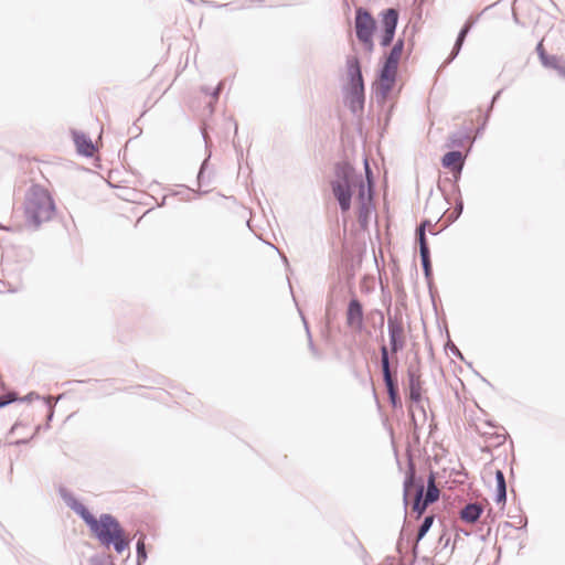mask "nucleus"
<instances>
[{"instance_id": "nucleus-1", "label": "nucleus", "mask_w": 565, "mask_h": 565, "mask_svg": "<svg viewBox=\"0 0 565 565\" xmlns=\"http://www.w3.org/2000/svg\"><path fill=\"white\" fill-rule=\"evenodd\" d=\"M388 52L384 53L376 71V79L372 85L377 104H384L396 84V71L399 57L405 49V32L391 44Z\"/></svg>"}, {"instance_id": "nucleus-2", "label": "nucleus", "mask_w": 565, "mask_h": 565, "mask_svg": "<svg viewBox=\"0 0 565 565\" xmlns=\"http://www.w3.org/2000/svg\"><path fill=\"white\" fill-rule=\"evenodd\" d=\"M55 212L56 205L49 190L39 183H32L24 196L26 225L38 230L43 222L51 221Z\"/></svg>"}, {"instance_id": "nucleus-3", "label": "nucleus", "mask_w": 565, "mask_h": 565, "mask_svg": "<svg viewBox=\"0 0 565 565\" xmlns=\"http://www.w3.org/2000/svg\"><path fill=\"white\" fill-rule=\"evenodd\" d=\"M90 535L105 550L113 548L118 555L129 551L131 536L124 529L119 520L111 513H102L90 531Z\"/></svg>"}, {"instance_id": "nucleus-4", "label": "nucleus", "mask_w": 565, "mask_h": 565, "mask_svg": "<svg viewBox=\"0 0 565 565\" xmlns=\"http://www.w3.org/2000/svg\"><path fill=\"white\" fill-rule=\"evenodd\" d=\"M362 174L358 173L354 166L348 160H341L334 164V180L331 181V190L341 212H349L352 198Z\"/></svg>"}, {"instance_id": "nucleus-5", "label": "nucleus", "mask_w": 565, "mask_h": 565, "mask_svg": "<svg viewBox=\"0 0 565 565\" xmlns=\"http://www.w3.org/2000/svg\"><path fill=\"white\" fill-rule=\"evenodd\" d=\"M380 345V366L384 386L386 388L388 403L394 411L403 412V402L399 394L398 384V360L391 358L387 345L385 344L383 331L379 338Z\"/></svg>"}, {"instance_id": "nucleus-6", "label": "nucleus", "mask_w": 565, "mask_h": 565, "mask_svg": "<svg viewBox=\"0 0 565 565\" xmlns=\"http://www.w3.org/2000/svg\"><path fill=\"white\" fill-rule=\"evenodd\" d=\"M413 489L415 490L413 511L416 513L417 518H420L429 507L423 499V493L425 491V480L422 476L416 473L415 461L412 456H408L407 469L405 471L403 481V503L405 510L408 505L409 492Z\"/></svg>"}, {"instance_id": "nucleus-7", "label": "nucleus", "mask_w": 565, "mask_h": 565, "mask_svg": "<svg viewBox=\"0 0 565 565\" xmlns=\"http://www.w3.org/2000/svg\"><path fill=\"white\" fill-rule=\"evenodd\" d=\"M406 383L404 384V391L406 399L409 404H420L426 402L430 404V399L426 396V388L424 387V381L422 380V373L419 363H411L406 371Z\"/></svg>"}, {"instance_id": "nucleus-8", "label": "nucleus", "mask_w": 565, "mask_h": 565, "mask_svg": "<svg viewBox=\"0 0 565 565\" xmlns=\"http://www.w3.org/2000/svg\"><path fill=\"white\" fill-rule=\"evenodd\" d=\"M380 20V45L384 49L388 47L395 38L396 29L399 21V10L397 8H385L379 13Z\"/></svg>"}, {"instance_id": "nucleus-9", "label": "nucleus", "mask_w": 565, "mask_h": 565, "mask_svg": "<svg viewBox=\"0 0 565 565\" xmlns=\"http://www.w3.org/2000/svg\"><path fill=\"white\" fill-rule=\"evenodd\" d=\"M387 332L390 340V348H387L390 356L396 355L403 351L406 345L405 329L401 312H395L393 316L388 312Z\"/></svg>"}, {"instance_id": "nucleus-10", "label": "nucleus", "mask_w": 565, "mask_h": 565, "mask_svg": "<svg viewBox=\"0 0 565 565\" xmlns=\"http://www.w3.org/2000/svg\"><path fill=\"white\" fill-rule=\"evenodd\" d=\"M58 494L65 504L85 523L89 532L98 521L93 512L81 502L67 488L60 486Z\"/></svg>"}, {"instance_id": "nucleus-11", "label": "nucleus", "mask_w": 565, "mask_h": 565, "mask_svg": "<svg viewBox=\"0 0 565 565\" xmlns=\"http://www.w3.org/2000/svg\"><path fill=\"white\" fill-rule=\"evenodd\" d=\"M58 494L65 504L85 523L89 532L98 521L93 512L81 502L67 488L60 486Z\"/></svg>"}, {"instance_id": "nucleus-12", "label": "nucleus", "mask_w": 565, "mask_h": 565, "mask_svg": "<svg viewBox=\"0 0 565 565\" xmlns=\"http://www.w3.org/2000/svg\"><path fill=\"white\" fill-rule=\"evenodd\" d=\"M350 294L351 299L347 307L345 323L350 329L362 332L365 329L363 305L354 294L352 287H350Z\"/></svg>"}, {"instance_id": "nucleus-13", "label": "nucleus", "mask_w": 565, "mask_h": 565, "mask_svg": "<svg viewBox=\"0 0 565 565\" xmlns=\"http://www.w3.org/2000/svg\"><path fill=\"white\" fill-rule=\"evenodd\" d=\"M354 29L356 39L374 36L377 22L366 8H355Z\"/></svg>"}, {"instance_id": "nucleus-14", "label": "nucleus", "mask_w": 565, "mask_h": 565, "mask_svg": "<svg viewBox=\"0 0 565 565\" xmlns=\"http://www.w3.org/2000/svg\"><path fill=\"white\" fill-rule=\"evenodd\" d=\"M347 83L342 89L365 88L361 60L356 55H348L345 58Z\"/></svg>"}, {"instance_id": "nucleus-15", "label": "nucleus", "mask_w": 565, "mask_h": 565, "mask_svg": "<svg viewBox=\"0 0 565 565\" xmlns=\"http://www.w3.org/2000/svg\"><path fill=\"white\" fill-rule=\"evenodd\" d=\"M480 14L478 15H470L463 25L460 28L456 41L454 43V46L448 55V57L445 60L443 66H446L450 64L460 53L463 43L466 41V38L470 33L471 29L475 26V24L478 22Z\"/></svg>"}, {"instance_id": "nucleus-16", "label": "nucleus", "mask_w": 565, "mask_h": 565, "mask_svg": "<svg viewBox=\"0 0 565 565\" xmlns=\"http://www.w3.org/2000/svg\"><path fill=\"white\" fill-rule=\"evenodd\" d=\"M342 95L345 107H348L353 115L356 116L364 111L365 88L342 89Z\"/></svg>"}, {"instance_id": "nucleus-17", "label": "nucleus", "mask_w": 565, "mask_h": 565, "mask_svg": "<svg viewBox=\"0 0 565 565\" xmlns=\"http://www.w3.org/2000/svg\"><path fill=\"white\" fill-rule=\"evenodd\" d=\"M71 134L77 154L84 158L93 157L97 147L93 142L92 138L86 132L76 129H72Z\"/></svg>"}, {"instance_id": "nucleus-18", "label": "nucleus", "mask_w": 565, "mask_h": 565, "mask_svg": "<svg viewBox=\"0 0 565 565\" xmlns=\"http://www.w3.org/2000/svg\"><path fill=\"white\" fill-rule=\"evenodd\" d=\"M483 507L477 502L467 503L459 512V518L462 522L472 524L479 521L483 514Z\"/></svg>"}, {"instance_id": "nucleus-19", "label": "nucleus", "mask_w": 565, "mask_h": 565, "mask_svg": "<svg viewBox=\"0 0 565 565\" xmlns=\"http://www.w3.org/2000/svg\"><path fill=\"white\" fill-rule=\"evenodd\" d=\"M358 203H374L373 199L375 195V180L369 178V183H365L361 178L358 182Z\"/></svg>"}, {"instance_id": "nucleus-20", "label": "nucleus", "mask_w": 565, "mask_h": 565, "mask_svg": "<svg viewBox=\"0 0 565 565\" xmlns=\"http://www.w3.org/2000/svg\"><path fill=\"white\" fill-rule=\"evenodd\" d=\"M440 495V491L436 486V473L430 471L427 482H425V491L423 493V499L426 504L431 505L438 501Z\"/></svg>"}, {"instance_id": "nucleus-21", "label": "nucleus", "mask_w": 565, "mask_h": 565, "mask_svg": "<svg viewBox=\"0 0 565 565\" xmlns=\"http://www.w3.org/2000/svg\"><path fill=\"white\" fill-rule=\"evenodd\" d=\"M466 156L461 153L459 150H450L443 154L440 158V163L443 168L452 170L456 167H465Z\"/></svg>"}, {"instance_id": "nucleus-22", "label": "nucleus", "mask_w": 565, "mask_h": 565, "mask_svg": "<svg viewBox=\"0 0 565 565\" xmlns=\"http://www.w3.org/2000/svg\"><path fill=\"white\" fill-rule=\"evenodd\" d=\"M463 167H456V169L449 170L451 173V177H446L443 180L438 182V190L443 193L445 201L449 204L450 199L449 194L446 190V183L452 185V184H459V181L461 179Z\"/></svg>"}, {"instance_id": "nucleus-23", "label": "nucleus", "mask_w": 565, "mask_h": 565, "mask_svg": "<svg viewBox=\"0 0 565 565\" xmlns=\"http://www.w3.org/2000/svg\"><path fill=\"white\" fill-rule=\"evenodd\" d=\"M420 263H422V268H423L424 277L426 279L427 287H428V290H429V295L431 297V300L434 301V288H435V286H434V280H433V264H431L430 255L420 256Z\"/></svg>"}, {"instance_id": "nucleus-24", "label": "nucleus", "mask_w": 565, "mask_h": 565, "mask_svg": "<svg viewBox=\"0 0 565 565\" xmlns=\"http://www.w3.org/2000/svg\"><path fill=\"white\" fill-rule=\"evenodd\" d=\"M374 203H358V221L362 230H365L369 225L371 214L374 211Z\"/></svg>"}, {"instance_id": "nucleus-25", "label": "nucleus", "mask_w": 565, "mask_h": 565, "mask_svg": "<svg viewBox=\"0 0 565 565\" xmlns=\"http://www.w3.org/2000/svg\"><path fill=\"white\" fill-rule=\"evenodd\" d=\"M543 67L555 71L563 79H565V58L552 54L550 61L542 64Z\"/></svg>"}, {"instance_id": "nucleus-26", "label": "nucleus", "mask_w": 565, "mask_h": 565, "mask_svg": "<svg viewBox=\"0 0 565 565\" xmlns=\"http://www.w3.org/2000/svg\"><path fill=\"white\" fill-rule=\"evenodd\" d=\"M224 85H225V81L223 79V81H220L218 84L214 88H212L210 86H206V85L201 86V92L204 95H207V96H210L212 98V100L209 103V106H210L212 111L214 109V105L218 100L220 94L224 89Z\"/></svg>"}, {"instance_id": "nucleus-27", "label": "nucleus", "mask_w": 565, "mask_h": 565, "mask_svg": "<svg viewBox=\"0 0 565 565\" xmlns=\"http://www.w3.org/2000/svg\"><path fill=\"white\" fill-rule=\"evenodd\" d=\"M463 212V200L462 198H457L455 200V205L452 207V211L446 214V222L443 225V228H447L449 225L455 223L462 214Z\"/></svg>"}, {"instance_id": "nucleus-28", "label": "nucleus", "mask_w": 565, "mask_h": 565, "mask_svg": "<svg viewBox=\"0 0 565 565\" xmlns=\"http://www.w3.org/2000/svg\"><path fill=\"white\" fill-rule=\"evenodd\" d=\"M434 521H435V516L433 514L426 515L418 526V530L416 533V539L414 541H411V543H417V545H418L419 542L426 536V534L431 529Z\"/></svg>"}, {"instance_id": "nucleus-29", "label": "nucleus", "mask_w": 565, "mask_h": 565, "mask_svg": "<svg viewBox=\"0 0 565 565\" xmlns=\"http://www.w3.org/2000/svg\"><path fill=\"white\" fill-rule=\"evenodd\" d=\"M468 138V129L465 128L462 130L455 131L448 137L446 146L461 148Z\"/></svg>"}, {"instance_id": "nucleus-30", "label": "nucleus", "mask_w": 565, "mask_h": 565, "mask_svg": "<svg viewBox=\"0 0 565 565\" xmlns=\"http://www.w3.org/2000/svg\"><path fill=\"white\" fill-rule=\"evenodd\" d=\"M148 559L146 535H140L136 543V565H143Z\"/></svg>"}, {"instance_id": "nucleus-31", "label": "nucleus", "mask_w": 565, "mask_h": 565, "mask_svg": "<svg viewBox=\"0 0 565 565\" xmlns=\"http://www.w3.org/2000/svg\"><path fill=\"white\" fill-rule=\"evenodd\" d=\"M88 565H116L115 556L105 552L95 553L88 558Z\"/></svg>"}, {"instance_id": "nucleus-32", "label": "nucleus", "mask_w": 565, "mask_h": 565, "mask_svg": "<svg viewBox=\"0 0 565 565\" xmlns=\"http://www.w3.org/2000/svg\"><path fill=\"white\" fill-rule=\"evenodd\" d=\"M44 407L46 408V419L44 425H38L35 427V434H38L41 429H50L51 425L50 423L53 420L54 417V403H52L49 398H43Z\"/></svg>"}, {"instance_id": "nucleus-33", "label": "nucleus", "mask_w": 565, "mask_h": 565, "mask_svg": "<svg viewBox=\"0 0 565 565\" xmlns=\"http://www.w3.org/2000/svg\"><path fill=\"white\" fill-rule=\"evenodd\" d=\"M301 319H302V322H303V326H305V330H306V334H307V339H308V349H309V351L311 352V354L316 359L320 360V359H322V354H321L320 350L316 347V344L313 342L309 324H308L306 318L302 315H301Z\"/></svg>"}, {"instance_id": "nucleus-34", "label": "nucleus", "mask_w": 565, "mask_h": 565, "mask_svg": "<svg viewBox=\"0 0 565 565\" xmlns=\"http://www.w3.org/2000/svg\"><path fill=\"white\" fill-rule=\"evenodd\" d=\"M415 237L419 248V256L430 255V248L428 239L426 237V233L423 232V230L415 231Z\"/></svg>"}, {"instance_id": "nucleus-35", "label": "nucleus", "mask_w": 565, "mask_h": 565, "mask_svg": "<svg viewBox=\"0 0 565 565\" xmlns=\"http://www.w3.org/2000/svg\"><path fill=\"white\" fill-rule=\"evenodd\" d=\"M19 399V394L14 390H7L0 394V409L4 408Z\"/></svg>"}, {"instance_id": "nucleus-36", "label": "nucleus", "mask_w": 565, "mask_h": 565, "mask_svg": "<svg viewBox=\"0 0 565 565\" xmlns=\"http://www.w3.org/2000/svg\"><path fill=\"white\" fill-rule=\"evenodd\" d=\"M404 545H405V551L408 552V550H409V554H411V557L407 558V565H416L418 562L417 543H411L409 537H407V539L404 537Z\"/></svg>"}, {"instance_id": "nucleus-37", "label": "nucleus", "mask_w": 565, "mask_h": 565, "mask_svg": "<svg viewBox=\"0 0 565 565\" xmlns=\"http://www.w3.org/2000/svg\"><path fill=\"white\" fill-rule=\"evenodd\" d=\"M396 552L399 555V559H398L397 565H407V553L408 552L405 551L404 531L403 530L401 531L399 537H398L397 543H396Z\"/></svg>"}, {"instance_id": "nucleus-38", "label": "nucleus", "mask_w": 565, "mask_h": 565, "mask_svg": "<svg viewBox=\"0 0 565 565\" xmlns=\"http://www.w3.org/2000/svg\"><path fill=\"white\" fill-rule=\"evenodd\" d=\"M231 10H246L253 7H263L264 0H244L242 2H232Z\"/></svg>"}, {"instance_id": "nucleus-39", "label": "nucleus", "mask_w": 565, "mask_h": 565, "mask_svg": "<svg viewBox=\"0 0 565 565\" xmlns=\"http://www.w3.org/2000/svg\"><path fill=\"white\" fill-rule=\"evenodd\" d=\"M447 342L445 343V350L450 351L454 356L466 362L462 352L456 347V344L451 341L448 329L446 328Z\"/></svg>"}, {"instance_id": "nucleus-40", "label": "nucleus", "mask_w": 565, "mask_h": 565, "mask_svg": "<svg viewBox=\"0 0 565 565\" xmlns=\"http://www.w3.org/2000/svg\"><path fill=\"white\" fill-rule=\"evenodd\" d=\"M495 479V491H505L507 492V480L502 470L497 469L494 472Z\"/></svg>"}, {"instance_id": "nucleus-41", "label": "nucleus", "mask_w": 565, "mask_h": 565, "mask_svg": "<svg viewBox=\"0 0 565 565\" xmlns=\"http://www.w3.org/2000/svg\"><path fill=\"white\" fill-rule=\"evenodd\" d=\"M210 162V156H207L201 163L198 175H196V183L201 188L205 184L204 178H205V170L209 167Z\"/></svg>"}, {"instance_id": "nucleus-42", "label": "nucleus", "mask_w": 565, "mask_h": 565, "mask_svg": "<svg viewBox=\"0 0 565 565\" xmlns=\"http://www.w3.org/2000/svg\"><path fill=\"white\" fill-rule=\"evenodd\" d=\"M193 190L189 186L183 185V190L172 191L169 195L178 196L181 201H191V193Z\"/></svg>"}, {"instance_id": "nucleus-43", "label": "nucleus", "mask_w": 565, "mask_h": 565, "mask_svg": "<svg viewBox=\"0 0 565 565\" xmlns=\"http://www.w3.org/2000/svg\"><path fill=\"white\" fill-rule=\"evenodd\" d=\"M535 51L537 53V56H539V60L541 62V64L545 63V62H548L550 61V56L552 54H548L546 52V50L544 49V45H543V42L540 41L537 44H536V47H535Z\"/></svg>"}, {"instance_id": "nucleus-44", "label": "nucleus", "mask_w": 565, "mask_h": 565, "mask_svg": "<svg viewBox=\"0 0 565 565\" xmlns=\"http://www.w3.org/2000/svg\"><path fill=\"white\" fill-rule=\"evenodd\" d=\"M362 44L363 49L367 53H372L374 51V36L358 39Z\"/></svg>"}, {"instance_id": "nucleus-45", "label": "nucleus", "mask_w": 565, "mask_h": 565, "mask_svg": "<svg viewBox=\"0 0 565 565\" xmlns=\"http://www.w3.org/2000/svg\"><path fill=\"white\" fill-rule=\"evenodd\" d=\"M41 396L36 392H29L26 395L20 397L17 403H31L34 399H40Z\"/></svg>"}, {"instance_id": "nucleus-46", "label": "nucleus", "mask_w": 565, "mask_h": 565, "mask_svg": "<svg viewBox=\"0 0 565 565\" xmlns=\"http://www.w3.org/2000/svg\"><path fill=\"white\" fill-rule=\"evenodd\" d=\"M493 500L497 504H501L502 508H504V505L507 503V492L505 491H495Z\"/></svg>"}, {"instance_id": "nucleus-47", "label": "nucleus", "mask_w": 565, "mask_h": 565, "mask_svg": "<svg viewBox=\"0 0 565 565\" xmlns=\"http://www.w3.org/2000/svg\"><path fill=\"white\" fill-rule=\"evenodd\" d=\"M488 121H489V115L488 116H484L483 118V121L481 122V125L476 129V135L477 137H480L482 136L487 125H488Z\"/></svg>"}, {"instance_id": "nucleus-48", "label": "nucleus", "mask_w": 565, "mask_h": 565, "mask_svg": "<svg viewBox=\"0 0 565 565\" xmlns=\"http://www.w3.org/2000/svg\"><path fill=\"white\" fill-rule=\"evenodd\" d=\"M374 315L379 316V321H377V324H379V328L381 329V331L383 330V327H384V323H385V317H384V313L382 310L380 309H375L374 310Z\"/></svg>"}, {"instance_id": "nucleus-49", "label": "nucleus", "mask_w": 565, "mask_h": 565, "mask_svg": "<svg viewBox=\"0 0 565 565\" xmlns=\"http://www.w3.org/2000/svg\"><path fill=\"white\" fill-rule=\"evenodd\" d=\"M364 171H365V183H369V178L374 179L373 171L367 162V160H364Z\"/></svg>"}, {"instance_id": "nucleus-50", "label": "nucleus", "mask_w": 565, "mask_h": 565, "mask_svg": "<svg viewBox=\"0 0 565 565\" xmlns=\"http://www.w3.org/2000/svg\"><path fill=\"white\" fill-rule=\"evenodd\" d=\"M431 225V221L429 218H423L419 225L416 227V231L423 230L426 233V228Z\"/></svg>"}, {"instance_id": "nucleus-51", "label": "nucleus", "mask_w": 565, "mask_h": 565, "mask_svg": "<svg viewBox=\"0 0 565 565\" xmlns=\"http://www.w3.org/2000/svg\"><path fill=\"white\" fill-rule=\"evenodd\" d=\"M425 403L426 402H422L420 404H411V407L415 406L423 414L424 420L427 419V413H426V408H425Z\"/></svg>"}, {"instance_id": "nucleus-52", "label": "nucleus", "mask_w": 565, "mask_h": 565, "mask_svg": "<svg viewBox=\"0 0 565 565\" xmlns=\"http://www.w3.org/2000/svg\"><path fill=\"white\" fill-rule=\"evenodd\" d=\"M450 186H451V194L455 196V200L457 198H462L459 184H452Z\"/></svg>"}, {"instance_id": "nucleus-53", "label": "nucleus", "mask_w": 565, "mask_h": 565, "mask_svg": "<svg viewBox=\"0 0 565 565\" xmlns=\"http://www.w3.org/2000/svg\"><path fill=\"white\" fill-rule=\"evenodd\" d=\"M35 431L33 433V435L30 437V438H22V439H18L15 440L13 444L15 446H22V445H28L30 443L31 439H33L35 437Z\"/></svg>"}, {"instance_id": "nucleus-54", "label": "nucleus", "mask_w": 565, "mask_h": 565, "mask_svg": "<svg viewBox=\"0 0 565 565\" xmlns=\"http://www.w3.org/2000/svg\"><path fill=\"white\" fill-rule=\"evenodd\" d=\"M409 416H411V424L414 427L415 433L418 430V424L415 417V414L412 408L408 409Z\"/></svg>"}, {"instance_id": "nucleus-55", "label": "nucleus", "mask_w": 565, "mask_h": 565, "mask_svg": "<svg viewBox=\"0 0 565 565\" xmlns=\"http://www.w3.org/2000/svg\"><path fill=\"white\" fill-rule=\"evenodd\" d=\"M521 526L516 527L518 530L526 531L527 529V518L526 516H519Z\"/></svg>"}, {"instance_id": "nucleus-56", "label": "nucleus", "mask_w": 565, "mask_h": 565, "mask_svg": "<svg viewBox=\"0 0 565 565\" xmlns=\"http://www.w3.org/2000/svg\"><path fill=\"white\" fill-rule=\"evenodd\" d=\"M395 564V557L394 556H386L382 563L379 565H394Z\"/></svg>"}, {"instance_id": "nucleus-57", "label": "nucleus", "mask_w": 565, "mask_h": 565, "mask_svg": "<svg viewBox=\"0 0 565 565\" xmlns=\"http://www.w3.org/2000/svg\"><path fill=\"white\" fill-rule=\"evenodd\" d=\"M358 548H359V552H360V554H361V557H362L363 559H365V558L367 557V552H366V550L364 548V546L362 545V543H361V542H359V541H358Z\"/></svg>"}, {"instance_id": "nucleus-58", "label": "nucleus", "mask_w": 565, "mask_h": 565, "mask_svg": "<svg viewBox=\"0 0 565 565\" xmlns=\"http://www.w3.org/2000/svg\"><path fill=\"white\" fill-rule=\"evenodd\" d=\"M420 565H435L431 563L430 558L428 556H423L422 558H418V562Z\"/></svg>"}, {"instance_id": "nucleus-59", "label": "nucleus", "mask_w": 565, "mask_h": 565, "mask_svg": "<svg viewBox=\"0 0 565 565\" xmlns=\"http://www.w3.org/2000/svg\"><path fill=\"white\" fill-rule=\"evenodd\" d=\"M502 92H503V89H499L498 92H495V93H494V95L492 96V98H491V100H490V103H491L492 105H494V104L499 100V98H500V96H501Z\"/></svg>"}, {"instance_id": "nucleus-60", "label": "nucleus", "mask_w": 565, "mask_h": 565, "mask_svg": "<svg viewBox=\"0 0 565 565\" xmlns=\"http://www.w3.org/2000/svg\"><path fill=\"white\" fill-rule=\"evenodd\" d=\"M475 373H476L477 376H479L481 379V381L483 383H486L490 387H493L492 384L486 377H483L479 372L475 371Z\"/></svg>"}, {"instance_id": "nucleus-61", "label": "nucleus", "mask_w": 565, "mask_h": 565, "mask_svg": "<svg viewBox=\"0 0 565 565\" xmlns=\"http://www.w3.org/2000/svg\"><path fill=\"white\" fill-rule=\"evenodd\" d=\"M493 107H494V105H492V104L490 103V104H489V106H488V108H487V110H486L484 116H488V115H489V117H490V116H491V114H492Z\"/></svg>"}, {"instance_id": "nucleus-62", "label": "nucleus", "mask_w": 565, "mask_h": 565, "mask_svg": "<svg viewBox=\"0 0 565 565\" xmlns=\"http://www.w3.org/2000/svg\"><path fill=\"white\" fill-rule=\"evenodd\" d=\"M169 195H163L161 201L158 203V206H164L167 204V199Z\"/></svg>"}, {"instance_id": "nucleus-63", "label": "nucleus", "mask_w": 565, "mask_h": 565, "mask_svg": "<svg viewBox=\"0 0 565 565\" xmlns=\"http://www.w3.org/2000/svg\"><path fill=\"white\" fill-rule=\"evenodd\" d=\"M460 534H463L465 536H470L471 532L466 529H457Z\"/></svg>"}, {"instance_id": "nucleus-64", "label": "nucleus", "mask_w": 565, "mask_h": 565, "mask_svg": "<svg viewBox=\"0 0 565 565\" xmlns=\"http://www.w3.org/2000/svg\"><path fill=\"white\" fill-rule=\"evenodd\" d=\"M20 425V422H17L9 430V434L12 435L15 433V429L18 428V426Z\"/></svg>"}]
</instances>
